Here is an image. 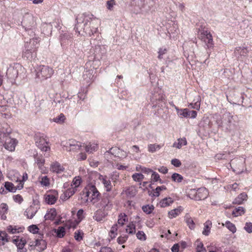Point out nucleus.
<instances>
[{
	"instance_id": "f257e3e1",
	"label": "nucleus",
	"mask_w": 252,
	"mask_h": 252,
	"mask_svg": "<svg viewBox=\"0 0 252 252\" xmlns=\"http://www.w3.org/2000/svg\"><path fill=\"white\" fill-rule=\"evenodd\" d=\"M154 0H133L130 2V10L135 14L146 15L155 5Z\"/></svg>"
},
{
	"instance_id": "f03ea898",
	"label": "nucleus",
	"mask_w": 252,
	"mask_h": 252,
	"mask_svg": "<svg viewBox=\"0 0 252 252\" xmlns=\"http://www.w3.org/2000/svg\"><path fill=\"white\" fill-rule=\"evenodd\" d=\"M39 39L37 37L30 38L29 42L27 41L25 44L23 57L31 60L36 56V50L38 48Z\"/></svg>"
},
{
	"instance_id": "7ed1b4c3",
	"label": "nucleus",
	"mask_w": 252,
	"mask_h": 252,
	"mask_svg": "<svg viewBox=\"0 0 252 252\" xmlns=\"http://www.w3.org/2000/svg\"><path fill=\"white\" fill-rule=\"evenodd\" d=\"M20 23L25 31L28 32L31 38L35 37L33 30L35 28L36 23L33 16L32 14H26L23 16V20Z\"/></svg>"
},
{
	"instance_id": "20e7f679",
	"label": "nucleus",
	"mask_w": 252,
	"mask_h": 252,
	"mask_svg": "<svg viewBox=\"0 0 252 252\" xmlns=\"http://www.w3.org/2000/svg\"><path fill=\"white\" fill-rule=\"evenodd\" d=\"M217 124L219 126L230 130L235 125L233 116L228 112H225L223 114L220 121H217Z\"/></svg>"
},
{
	"instance_id": "39448f33",
	"label": "nucleus",
	"mask_w": 252,
	"mask_h": 252,
	"mask_svg": "<svg viewBox=\"0 0 252 252\" xmlns=\"http://www.w3.org/2000/svg\"><path fill=\"white\" fill-rule=\"evenodd\" d=\"M34 140L36 146L42 151L47 152L50 150L49 140L44 134L40 133L36 134Z\"/></svg>"
},
{
	"instance_id": "423d86ee",
	"label": "nucleus",
	"mask_w": 252,
	"mask_h": 252,
	"mask_svg": "<svg viewBox=\"0 0 252 252\" xmlns=\"http://www.w3.org/2000/svg\"><path fill=\"white\" fill-rule=\"evenodd\" d=\"M35 71L36 77L42 80L50 78L54 73L52 68L43 65L37 67Z\"/></svg>"
},
{
	"instance_id": "0eeeda50",
	"label": "nucleus",
	"mask_w": 252,
	"mask_h": 252,
	"mask_svg": "<svg viewBox=\"0 0 252 252\" xmlns=\"http://www.w3.org/2000/svg\"><path fill=\"white\" fill-rule=\"evenodd\" d=\"M110 198V196L108 193H104L100 201L95 203V207L100 209H103L104 211L110 210L112 208L113 204Z\"/></svg>"
},
{
	"instance_id": "6e6552de",
	"label": "nucleus",
	"mask_w": 252,
	"mask_h": 252,
	"mask_svg": "<svg viewBox=\"0 0 252 252\" xmlns=\"http://www.w3.org/2000/svg\"><path fill=\"white\" fill-rule=\"evenodd\" d=\"M86 189H87V191H86V196L88 197L90 194H91V201L94 205L99 200V197L100 195V193L96 188L95 186L92 184L88 185Z\"/></svg>"
},
{
	"instance_id": "1a4fd4ad",
	"label": "nucleus",
	"mask_w": 252,
	"mask_h": 252,
	"mask_svg": "<svg viewBox=\"0 0 252 252\" xmlns=\"http://www.w3.org/2000/svg\"><path fill=\"white\" fill-rule=\"evenodd\" d=\"M87 17L90 19H93L94 18V15L91 13H84L76 17V20L77 21V23L74 28L76 32L80 33V30H81L82 29H83V27H82V25L85 23V20Z\"/></svg>"
},
{
	"instance_id": "9d476101",
	"label": "nucleus",
	"mask_w": 252,
	"mask_h": 252,
	"mask_svg": "<svg viewBox=\"0 0 252 252\" xmlns=\"http://www.w3.org/2000/svg\"><path fill=\"white\" fill-rule=\"evenodd\" d=\"M191 198L195 200H201L206 199L208 195L207 189L205 188H200L197 190L193 189L190 194Z\"/></svg>"
},
{
	"instance_id": "9b49d317",
	"label": "nucleus",
	"mask_w": 252,
	"mask_h": 252,
	"mask_svg": "<svg viewBox=\"0 0 252 252\" xmlns=\"http://www.w3.org/2000/svg\"><path fill=\"white\" fill-rule=\"evenodd\" d=\"M3 143L4 148L11 152L14 151L18 141L15 138H11L10 136H7L0 140Z\"/></svg>"
},
{
	"instance_id": "f8f14e48",
	"label": "nucleus",
	"mask_w": 252,
	"mask_h": 252,
	"mask_svg": "<svg viewBox=\"0 0 252 252\" xmlns=\"http://www.w3.org/2000/svg\"><path fill=\"white\" fill-rule=\"evenodd\" d=\"M199 36L201 39L205 42L207 47L209 49L213 47L214 43L213 37L210 32L204 30L201 32Z\"/></svg>"
},
{
	"instance_id": "ddd939ff",
	"label": "nucleus",
	"mask_w": 252,
	"mask_h": 252,
	"mask_svg": "<svg viewBox=\"0 0 252 252\" xmlns=\"http://www.w3.org/2000/svg\"><path fill=\"white\" fill-rule=\"evenodd\" d=\"M58 192L56 190H50L44 195L45 202L49 205L54 204L58 198Z\"/></svg>"
},
{
	"instance_id": "4468645a",
	"label": "nucleus",
	"mask_w": 252,
	"mask_h": 252,
	"mask_svg": "<svg viewBox=\"0 0 252 252\" xmlns=\"http://www.w3.org/2000/svg\"><path fill=\"white\" fill-rule=\"evenodd\" d=\"M22 66L19 64H16L13 66H10L6 71V75L9 79H15L18 77V70L21 68Z\"/></svg>"
},
{
	"instance_id": "2eb2a0df",
	"label": "nucleus",
	"mask_w": 252,
	"mask_h": 252,
	"mask_svg": "<svg viewBox=\"0 0 252 252\" xmlns=\"http://www.w3.org/2000/svg\"><path fill=\"white\" fill-rule=\"evenodd\" d=\"M11 132L12 129L7 123L0 124V140L9 136Z\"/></svg>"
},
{
	"instance_id": "dca6fc26",
	"label": "nucleus",
	"mask_w": 252,
	"mask_h": 252,
	"mask_svg": "<svg viewBox=\"0 0 252 252\" xmlns=\"http://www.w3.org/2000/svg\"><path fill=\"white\" fill-rule=\"evenodd\" d=\"M248 52V50L246 47H238L235 48L234 53L238 60H240L243 59V57L247 55Z\"/></svg>"
},
{
	"instance_id": "f3484780",
	"label": "nucleus",
	"mask_w": 252,
	"mask_h": 252,
	"mask_svg": "<svg viewBox=\"0 0 252 252\" xmlns=\"http://www.w3.org/2000/svg\"><path fill=\"white\" fill-rule=\"evenodd\" d=\"M37 211V208L34 206H31L27 208L24 212V215L27 217L28 219H32Z\"/></svg>"
},
{
	"instance_id": "a211bd4d",
	"label": "nucleus",
	"mask_w": 252,
	"mask_h": 252,
	"mask_svg": "<svg viewBox=\"0 0 252 252\" xmlns=\"http://www.w3.org/2000/svg\"><path fill=\"white\" fill-rule=\"evenodd\" d=\"M174 107L176 110L177 113L178 115L181 118H189V109L187 108L185 109H179L178 107L175 105H174Z\"/></svg>"
},
{
	"instance_id": "6ab92c4d",
	"label": "nucleus",
	"mask_w": 252,
	"mask_h": 252,
	"mask_svg": "<svg viewBox=\"0 0 252 252\" xmlns=\"http://www.w3.org/2000/svg\"><path fill=\"white\" fill-rule=\"evenodd\" d=\"M35 246L38 248L39 252H42L46 249L47 243L42 239H37L35 241Z\"/></svg>"
},
{
	"instance_id": "aec40b11",
	"label": "nucleus",
	"mask_w": 252,
	"mask_h": 252,
	"mask_svg": "<svg viewBox=\"0 0 252 252\" xmlns=\"http://www.w3.org/2000/svg\"><path fill=\"white\" fill-rule=\"evenodd\" d=\"M76 190L77 189H74L73 187L70 188L64 192L63 195L61 196V198L62 200H66L72 196L75 193Z\"/></svg>"
},
{
	"instance_id": "412c9836",
	"label": "nucleus",
	"mask_w": 252,
	"mask_h": 252,
	"mask_svg": "<svg viewBox=\"0 0 252 252\" xmlns=\"http://www.w3.org/2000/svg\"><path fill=\"white\" fill-rule=\"evenodd\" d=\"M125 191L127 197L129 198L134 197L137 193V190L134 186L128 187Z\"/></svg>"
},
{
	"instance_id": "4be33fe9",
	"label": "nucleus",
	"mask_w": 252,
	"mask_h": 252,
	"mask_svg": "<svg viewBox=\"0 0 252 252\" xmlns=\"http://www.w3.org/2000/svg\"><path fill=\"white\" fill-rule=\"evenodd\" d=\"M57 215V212L55 208L51 209L44 216L45 220H53Z\"/></svg>"
},
{
	"instance_id": "5701e85b",
	"label": "nucleus",
	"mask_w": 252,
	"mask_h": 252,
	"mask_svg": "<svg viewBox=\"0 0 252 252\" xmlns=\"http://www.w3.org/2000/svg\"><path fill=\"white\" fill-rule=\"evenodd\" d=\"M183 209L181 206L178 207L177 208L173 209L168 212V217L170 219H173L178 216L182 211Z\"/></svg>"
},
{
	"instance_id": "b1692460",
	"label": "nucleus",
	"mask_w": 252,
	"mask_h": 252,
	"mask_svg": "<svg viewBox=\"0 0 252 252\" xmlns=\"http://www.w3.org/2000/svg\"><path fill=\"white\" fill-rule=\"evenodd\" d=\"M72 35L71 34L68 32H64L61 33L60 36V40L62 45L66 43V40H69L72 38Z\"/></svg>"
},
{
	"instance_id": "393cba45",
	"label": "nucleus",
	"mask_w": 252,
	"mask_h": 252,
	"mask_svg": "<svg viewBox=\"0 0 252 252\" xmlns=\"http://www.w3.org/2000/svg\"><path fill=\"white\" fill-rule=\"evenodd\" d=\"M177 142H175L173 144V147L180 149L183 146H185L187 144V141L186 138L183 137L179 138Z\"/></svg>"
},
{
	"instance_id": "a878e982",
	"label": "nucleus",
	"mask_w": 252,
	"mask_h": 252,
	"mask_svg": "<svg viewBox=\"0 0 252 252\" xmlns=\"http://www.w3.org/2000/svg\"><path fill=\"white\" fill-rule=\"evenodd\" d=\"M13 242L16 245L17 248H24L27 243L25 239L21 238L20 240L18 238L13 240Z\"/></svg>"
},
{
	"instance_id": "bb28decb",
	"label": "nucleus",
	"mask_w": 252,
	"mask_h": 252,
	"mask_svg": "<svg viewBox=\"0 0 252 252\" xmlns=\"http://www.w3.org/2000/svg\"><path fill=\"white\" fill-rule=\"evenodd\" d=\"M102 182L107 191H109L111 190L112 186L111 185V181L106 176L102 177Z\"/></svg>"
},
{
	"instance_id": "cd10ccee",
	"label": "nucleus",
	"mask_w": 252,
	"mask_h": 252,
	"mask_svg": "<svg viewBox=\"0 0 252 252\" xmlns=\"http://www.w3.org/2000/svg\"><path fill=\"white\" fill-rule=\"evenodd\" d=\"M174 202L173 199L171 197H165L162 199L160 202L161 207L164 208L169 206Z\"/></svg>"
},
{
	"instance_id": "c85d7f7f",
	"label": "nucleus",
	"mask_w": 252,
	"mask_h": 252,
	"mask_svg": "<svg viewBox=\"0 0 252 252\" xmlns=\"http://www.w3.org/2000/svg\"><path fill=\"white\" fill-rule=\"evenodd\" d=\"M34 158L39 168H41L45 162L44 158L42 156H38L37 154L34 155Z\"/></svg>"
},
{
	"instance_id": "c756f323",
	"label": "nucleus",
	"mask_w": 252,
	"mask_h": 252,
	"mask_svg": "<svg viewBox=\"0 0 252 252\" xmlns=\"http://www.w3.org/2000/svg\"><path fill=\"white\" fill-rule=\"evenodd\" d=\"M185 220L189 228L191 230L194 229L195 228V223L192 218L190 217L189 215H187L185 216Z\"/></svg>"
},
{
	"instance_id": "7c9ffc66",
	"label": "nucleus",
	"mask_w": 252,
	"mask_h": 252,
	"mask_svg": "<svg viewBox=\"0 0 252 252\" xmlns=\"http://www.w3.org/2000/svg\"><path fill=\"white\" fill-rule=\"evenodd\" d=\"M98 146L96 144L89 143L88 145L85 146V150L87 152L92 153L94 151H95L97 150Z\"/></svg>"
},
{
	"instance_id": "2f4dec72",
	"label": "nucleus",
	"mask_w": 252,
	"mask_h": 252,
	"mask_svg": "<svg viewBox=\"0 0 252 252\" xmlns=\"http://www.w3.org/2000/svg\"><path fill=\"white\" fill-rule=\"evenodd\" d=\"M51 168L53 172H56L57 173H61L64 170V168L63 167V166L58 162L52 164Z\"/></svg>"
},
{
	"instance_id": "473e14b6",
	"label": "nucleus",
	"mask_w": 252,
	"mask_h": 252,
	"mask_svg": "<svg viewBox=\"0 0 252 252\" xmlns=\"http://www.w3.org/2000/svg\"><path fill=\"white\" fill-rule=\"evenodd\" d=\"M128 219L127 216L125 213H121L119 215V219L118 223L121 225H123L126 221H127Z\"/></svg>"
},
{
	"instance_id": "72a5a7b5",
	"label": "nucleus",
	"mask_w": 252,
	"mask_h": 252,
	"mask_svg": "<svg viewBox=\"0 0 252 252\" xmlns=\"http://www.w3.org/2000/svg\"><path fill=\"white\" fill-rule=\"evenodd\" d=\"M245 213V209L242 207H238V208H235L232 211V215L235 217H238L239 216H241Z\"/></svg>"
},
{
	"instance_id": "f704fd0d",
	"label": "nucleus",
	"mask_w": 252,
	"mask_h": 252,
	"mask_svg": "<svg viewBox=\"0 0 252 252\" xmlns=\"http://www.w3.org/2000/svg\"><path fill=\"white\" fill-rule=\"evenodd\" d=\"M105 214L100 210L96 211L94 217V219L97 221H100L105 217Z\"/></svg>"
},
{
	"instance_id": "c9c22d12",
	"label": "nucleus",
	"mask_w": 252,
	"mask_h": 252,
	"mask_svg": "<svg viewBox=\"0 0 252 252\" xmlns=\"http://www.w3.org/2000/svg\"><path fill=\"white\" fill-rule=\"evenodd\" d=\"M4 187L7 190L11 192H16L15 187L13 183L9 182H6L4 183Z\"/></svg>"
},
{
	"instance_id": "e433bc0d",
	"label": "nucleus",
	"mask_w": 252,
	"mask_h": 252,
	"mask_svg": "<svg viewBox=\"0 0 252 252\" xmlns=\"http://www.w3.org/2000/svg\"><path fill=\"white\" fill-rule=\"evenodd\" d=\"M55 232L56 233L57 236L58 238H63L65 234V228L63 226H60L57 229H55Z\"/></svg>"
},
{
	"instance_id": "4c0bfd02",
	"label": "nucleus",
	"mask_w": 252,
	"mask_h": 252,
	"mask_svg": "<svg viewBox=\"0 0 252 252\" xmlns=\"http://www.w3.org/2000/svg\"><path fill=\"white\" fill-rule=\"evenodd\" d=\"M212 223L210 221H207L204 223V230L202 231V234L205 236H208L210 232V225Z\"/></svg>"
},
{
	"instance_id": "58836bf2",
	"label": "nucleus",
	"mask_w": 252,
	"mask_h": 252,
	"mask_svg": "<svg viewBox=\"0 0 252 252\" xmlns=\"http://www.w3.org/2000/svg\"><path fill=\"white\" fill-rule=\"evenodd\" d=\"M225 225L227 228L232 233H234L236 232L237 230L236 227L235 225L230 221L228 220L226 221L225 223V224H223V225Z\"/></svg>"
},
{
	"instance_id": "ea45409f",
	"label": "nucleus",
	"mask_w": 252,
	"mask_h": 252,
	"mask_svg": "<svg viewBox=\"0 0 252 252\" xmlns=\"http://www.w3.org/2000/svg\"><path fill=\"white\" fill-rule=\"evenodd\" d=\"M126 232L129 234H133L135 233L136 228L135 225L133 222L130 223L127 225Z\"/></svg>"
},
{
	"instance_id": "a19ab883",
	"label": "nucleus",
	"mask_w": 252,
	"mask_h": 252,
	"mask_svg": "<svg viewBox=\"0 0 252 252\" xmlns=\"http://www.w3.org/2000/svg\"><path fill=\"white\" fill-rule=\"evenodd\" d=\"M171 179L175 182L181 183L183 180V177L178 173H174L172 175Z\"/></svg>"
},
{
	"instance_id": "79ce46f5",
	"label": "nucleus",
	"mask_w": 252,
	"mask_h": 252,
	"mask_svg": "<svg viewBox=\"0 0 252 252\" xmlns=\"http://www.w3.org/2000/svg\"><path fill=\"white\" fill-rule=\"evenodd\" d=\"M65 120V117L64 114L61 113L58 116L53 119V121L56 123L62 124L64 123Z\"/></svg>"
},
{
	"instance_id": "37998d69",
	"label": "nucleus",
	"mask_w": 252,
	"mask_h": 252,
	"mask_svg": "<svg viewBox=\"0 0 252 252\" xmlns=\"http://www.w3.org/2000/svg\"><path fill=\"white\" fill-rule=\"evenodd\" d=\"M143 211L147 214H150L154 209L153 205H146L142 207Z\"/></svg>"
},
{
	"instance_id": "c03bdc74",
	"label": "nucleus",
	"mask_w": 252,
	"mask_h": 252,
	"mask_svg": "<svg viewBox=\"0 0 252 252\" xmlns=\"http://www.w3.org/2000/svg\"><path fill=\"white\" fill-rule=\"evenodd\" d=\"M82 182V180L80 177H75L71 184V186L74 189H77V188L79 186Z\"/></svg>"
},
{
	"instance_id": "a18cd8bd",
	"label": "nucleus",
	"mask_w": 252,
	"mask_h": 252,
	"mask_svg": "<svg viewBox=\"0 0 252 252\" xmlns=\"http://www.w3.org/2000/svg\"><path fill=\"white\" fill-rule=\"evenodd\" d=\"M120 152L121 150L120 149L117 147H112L110 149L109 151H106V153H110L115 157H119Z\"/></svg>"
},
{
	"instance_id": "49530a36",
	"label": "nucleus",
	"mask_w": 252,
	"mask_h": 252,
	"mask_svg": "<svg viewBox=\"0 0 252 252\" xmlns=\"http://www.w3.org/2000/svg\"><path fill=\"white\" fill-rule=\"evenodd\" d=\"M161 146L160 145L154 144H150L148 146V151L151 153H154L157 150L160 149Z\"/></svg>"
},
{
	"instance_id": "de8ad7c7",
	"label": "nucleus",
	"mask_w": 252,
	"mask_h": 252,
	"mask_svg": "<svg viewBox=\"0 0 252 252\" xmlns=\"http://www.w3.org/2000/svg\"><path fill=\"white\" fill-rule=\"evenodd\" d=\"M97 32V28H93V29H90L89 28H83V32L85 34L91 36Z\"/></svg>"
},
{
	"instance_id": "09e8293b",
	"label": "nucleus",
	"mask_w": 252,
	"mask_h": 252,
	"mask_svg": "<svg viewBox=\"0 0 252 252\" xmlns=\"http://www.w3.org/2000/svg\"><path fill=\"white\" fill-rule=\"evenodd\" d=\"M199 96L197 95V98L196 99V101L194 103H190L188 106L193 109H195L196 110H199L200 107V103L199 101Z\"/></svg>"
},
{
	"instance_id": "8fccbe9b",
	"label": "nucleus",
	"mask_w": 252,
	"mask_h": 252,
	"mask_svg": "<svg viewBox=\"0 0 252 252\" xmlns=\"http://www.w3.org/2000/svg\"><path fill=\"white\" fill-rule=\"evenodd\" d=\"M132 178L134 181L140 182L144 179V176L141 173H136L132 175Z\"/></svg>"
},
{
	"instance_id": "3c124183",
	"label": "nucleus",
	"mask_w": 252,
	"mask_h": 252,
	"mask_svg": "<svg viewBox=\"0 0 252 252\" xmlns=\"http://www.w3.org/2000/svg\"><path fill=\"white\" fill-rule=\"evenodd\" d=\"M84 233L82 231L78 230L74 233V238L77 241H80L83 239V235Z\"/></svg>"
},
{
	"instance_id": "603ef678",
	"label": "nucleus",
	"mask_w": 252,
	"mask_h": 252,
	"mask_svg": "<svg viewBox=\"0 0 252 252\" xmlns=\"http://www.w3.org/2000/svg\"><path fill=\"white\" fill-rule=\"evenodd\" d=\"M116 5V2L115 0H109L106 2V7L109 10H113L114 9V5Z\"/></svg>"
},
{
	"instance_id": "864d4df0",
	"label": "nucleus",
	"mask_w": 252,
	"mask_h": 252,
	"mask_svg": "<svg viewBox=\"0 0 252 252\" xmlns=\"http://www.w3.org/2000/svg\"><path fill=\"white\" fill-rule=\"evenodd\" d=\"M28 230L33 234H36L38 232L39 228L36 225L32 224L29 226Z\"/></svg>"
},
{
	"instance_id": "5fc2aeb1",
	"label": "nucleus",
	"mask_w": 252,
	"mask_h": 252,
	"mask_svg": "<svg viewBox=\"0 0 252 252\" xmlns=\"http://www.w3.org/2000/svg\"><path fill=\"white\" fill-rule=\"evenodd\" d=\"M40 183L42 186L45 187L49 186L50 184L49 180L46 176L41 178Z\"/></svg>"
},
{
	"instance_id": "6e6d98bb",
	"label": "nucleus",
	"mask_w": 252,
	"mask_h": 252,
	"mask_svg": "<svg viewBox=\"0 0 252 252\" xmlns=\"http://www.w3.org/2000/svg\"><path fill=\"white\" fill-rule=\"evenodd\" d=\"M128 239V236L127 235H124V236H121L117 238V242L119 244H123L125 243Z\"/></svg>"
},
{
	"instance_id": "4d7b16f0",
	"label": "nucleus",
	"mask_w": 252,
	"mask_h": 252,
	"mask_svg": "<svg viewBox=\"0 0 252 252\" xmlns=\"http://www.w3.org/2000/svg\"><path fill=\"white\" fill-rule=\"evenodd\" d=\"M8 210V206L5 203H1L0 207V214H6Z\"/></svg>"
},
{
	"instance_id": "13d9d810",
	"label": "nucleus",
	"mask_w": 252,
	"mask_h": 252,
	"mask_svg": "<svg viewBox=\"0 0 252 252\" xmlns=\"http://www.w3.org/2000/svg\"><path fill=\"white\" fill-rule=\"evenodd\" d=\"M136 237L140 240H145L146 239V235L142 231H138L136 233Z\"/></svg>"
},
{
	"instance_id": "bf43d9fd",
	"label": "nucleus",
	"mask_w": 252,
	"mask_h": 252,
	"mask_svg": "<svg viewBox=\"0 0 252 252\" xmlns=\"http://www.w3.org/2000/svg\"><path fill=\"white\" fill-rule=\"evenodd\" d=\"M160 191L157 187L155 189H153L152 191H149V194L151 196L158 197L160 194Z\"/></svg>"
},
{
	"instance_id": "052dcab7",
	"label": "nucleus",
	"mask_w": 252,
	"mask_h": 252,
	"mask_svg": "<svg viewBox=\"0 0 252 252\" xmlns=\"http://www.w3.org/2000/svg\"><path fill=\"white\" fill-rule=\"evenodd\" d=\"M244 229L249 233L252 232V223L246 222L244 227Z\"/></svg>"
},
{
	"instance_id": "680f3d73",
	"label": "nucleus",
	"mask_w": 252,
	"mask_h": 252,
	"mask_svg": "<svg viewBox=\"0 0 252 252\" xmlns=\"http://www.w3.org/2000/svg\"><path fill=\"white\" fill-rule=\"evenodd\" d=\"M152 180L154 182H158V180H160V176L158 173L156 172H152V174L151 176Z\"/></svg>"
},
{
	"instance_id": "e2e57ef3",
	"label": "nucleus",
	"mask_w": 252,
	"mask_h": 252,
	"mask_svg": "<svg viewBox=\"0 0 252 252\" xmlns=\"http://www.w3.org/2000/svg\"><path fill=\"white\" fill-rule=\"evenodd\" d=\"M196 252H206L205 248L203 246L202 243L200 242L196 248Z\"/></svg>"
},
{
	"instance_id": "0e129e2a",
	"label": "nucleus",
	"mask_w": 252,
	"mask_h": 252,
	"mask_svg": "<svg viewBox=\"0 0 252 252\" xmlns=\"http://www.w3.org/2000/svg\"><path fill=\"white\" fill-rule=\"evenodd\" d=\"M171 164L176 167H179L182 164L180 160L177 158H174L172 159Z\"/></svg>"
},
{
	"instance_id": "69168bd1",
	"label": "nucleus",
	"mask_w": 252,
	"mask_h": 252,
	"mask_svg": "<svg viewBox=\"0 0 252 252\" xmlns=\"http://www.w3.org/2000/svg\"><path fill=\"white\" fill-rule=\"evenodd\" d=\"M93 71L92 70H88L86 71L85 73L83 74V77L84 79H86L85 76L89 77L90 79H92L93 78V75H92Z\"/></svg>"
},
{
	"instance_id": "338daca9",
	"label": "nucleus",
	"mask_w": 252,
	"mask_h": 252,
	"mask_svg": "<svg viewBox=\"0 0 252 252\" xmlns=\"http://www.w3.org/2000/svg\"><path fill=\"white\" fill-rule=\"evenodd\" d=\"M180 249V244H174L172 248L171 251L172 252H178Z\"/></svg>"
},
{
	"instance_id": "774afa93",
	"label": "nucleus",
	"mask_w": 252,
	"mask_h": 252,
	"mask_svg": "<svg viewBox=\"0 0 252 252\" xmlns=\"http://www.w3.org/2000/svg\"><path fill=\"white\" fill-rule=\"evenodd\" d=\"M99 252H113L111 248L108 247H102Z\"/></svg>"
}]
</instances>
